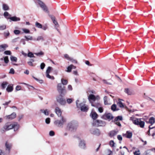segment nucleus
Returning a JSON list of instances; mask_svg holds the SVG:
<instances>
[{
  "instance_id": "obj_1",
  "label": "nucleus",
  "mask_w": 155,
  "mask_h": 155,
  "mask_svg": "<svg viewBox=\"0 0 155 155\" xmlns=\"http://www.w3.org/2000/svg\"><path fill=\"white\" fill-rule=\"evenodd\" d=\"M114 74V73L113 72H110L108 73L107 75V77L109 79H102V81L103 83L108 85H112L113 84V81L111 78Z\"/></svg>"
},
{
  "instance_id": "obj_2",
  "label": "nucleus",
  "mask_w": 155,
  "mask_h": 155,
  "mask_svg": "<svg viewBox=\"0 0 155 155\" xmlns=\"http://www.w3.org/2000/svg\"><path fill=\"white\" fill-rule=\"evenodd\" d=\"M79 102V101L78 100H77L76 101V104L77 108H80L81 111L87 112L88 110V106L83 103L78 104V103Z\"/></svg>"
},
{
  "instance_id": "obj_3",
  "label": "nucleus",
  "mask_w": 155,
  "mask_h": 155,
  "mask_svg": "<svg viewBox=\"0 0 155 155\" xmlns=\"http://www.w3.org/2000/svg\"><path fill=\"white\" fill-rule=\"evenodd\" d=\"M78 127V125L77 124L71 122L68 124L67 128L69 130L74 131L76 130Z\"/></svg>"
},
{
  "instance_id": "obj_4",
  "label": "nucleus",
  "mask_w": 155,
  "mask_h": 155,
  "mask_svg": "<svg viewBox=\"0 0 155 155\" xmlns=\"http://www.w3.org/2000/svg\"><path fill=\"white\" fill-rule=\"evenodd\" d=\"M66 120L63 116H61L60 119L57 120L55 121L54 124L58 127H62Z\"/></svg>"
},
{
  "instance_id": "obj_5",
  "label": "nucleus",
  "mask_w": 155,
  "mask_h": 155,
  "mask_svg": "<svg viewBox=\"0 0 155 155\" xmlns=\"http://www.w3.org/2000/svg\"><path fill=\"white\" fill-rule=\"evenodd\" d=\"M78 147L82 149H85L86 148V145L85 141L84 139L79 138Z\"/></svg>"
},
{
  "instance_id": "obj_6",
  "label": "nucleus",
  "mask_w": 155,
  "mask_h": 155,
  "mask_svg": "<svg viewBox=\"0 0 155 155\" xmlns=\"http://www.w3.org/2000/svg\"><path fill=\"white\" fill-rule=\"evenodd\" d=\"M57 87L58 91L61 94H65L66 93V91L65 89V87L62 86L61 84H58Z\"/></svg>"
},
{
  "instance_id": "obj_7",
  "label": "nucleus",
  "mask_w": 155,
  "mask_h": 155,
  "mask_svg": "<svg viewBox=\"0 0 155 155\" xmlns=\"http://www.w3.org/2000/svg\"><path fill=\"white\" fill-rule=\"evenodd\" d=\"M93 125L95 126H103L105 125V123L101 120L94 121Z\"/></svg>"
},
{
  "instance_id": "obj_8",
  "label": "nucleus",
  "mask_w": 155,
  "mask_h": 155,
  "mask_svg": "<svg viewBox=\"0 0 155 155\" xmlns=\"http://www.w3.org/2000/svg\"><path fill=\"white\" fill-rule=\"evenodd\" d=\"M57 101L61 105H64L66 104V101L65 99L62 97L58 96L56 98Z\"/></svg>"
},
{
  "instance_id": "obj_9",
  "label": "nucleus",
  "mask_w": 155,
  "mask_h": 155,
  "mask_svg": "<svg viewBox=\"0 0 155 155\" xmlns=\"http://www.w3.org/2000/svg\"><path fill=\"white\" fill-rule=\"evenodd\" d=\"M38 4L44 12L47 13H48L49 11L47 6L43 2L41 1H39Z\"/></svg>"
},
{
  "instance_id": "obj_10",
  "label": "nucleus",
  "mask_w": 155,
  "mask_h": 155,
  "mask_svg": "<svg viewBox=\"0 0 155 155\" xmlns=\"http://www.w3.org/2000/svg\"><path fill=\"white\" fill-rule=\"evenodd\" d=\"M90 131L91 134L97 136H99L101 134L100 131L97 129L92 128L90 130Z\"/></svg>"
},
{
  "instance_id": "obj_11",
  "label": "nucleus",
  "mask_w": 155,
  "mask_h": 155,
  "mask_svg": "<svg viewBox=\"0 0 155 155\" xmlns=\"http://www.w3.org/2000/svg\"><path fill=\"white\" fill-rule=\"evenodd\" d=\"M103 119L105 120H110L113 118V117L111 114L110 113H105L102 116Z\"/></svg>"
},
{
  "instance_id": "obj_12",
  "label": "nucleus",
  "mask_w": 155,
  "mask_h": 155,
  "mask_svg": "<svg viewBox=\"0 0 155 155\" xmlns=\"http://www.w3.org/2000/svg\"><path fill=\"white\" fill-rule=\"evenodd\" d=\"M52 67H48L46 70V77L51 80H54V78L53 76H51L49 74L52 70Z\"/></svg>"
},
{
  "instance_id": "obj_13",
  "label": "nucleus",
  "mask_w": 155,
  "mask_h": 155,
  "mask_svg": "<svg viewBox=\"0 0 155 155\" xmlns=\"http://www.w3.org/2000/svg\"><path fill=\"white\" fill-rule=\"evenodd\" d=\"M136 125H139L141 128H143L144 126L145 122L141 120V119L136 118Z\"/></svg>"
},
{
  "instance_id": "obj_14",
  "label": "nucleus",
  "mask_w": 155,
  "mask_h": 155,
  "mask_svg": "<svg viewBox=\"0 0 155 155\" xmlns=\"http://www.w3.org/2000/svg\"><path fill=\"white\" fill-rule=\"evenodd\" d=\"M13 124H11L9 122L6 123L4 127V129L8 130L13 128Z\"/></svg>"
},
{
  "instance_id": "obj_15",
  "label": "nucleus",
  "mask_w": 155,
  "mask_h": 155,
  "mask_svg": "<svg viewBox=\"0 0 155 155\" xmlns=\"http://www.w3.org/2000/svg\"><path fill=\"white\" fill-rule=\"evenodd\" d=\"M16 116V113L14 112L10 115H8L6 116V119L8 120H12L15 118Z\"/></svg>"
},
{
  "instance_id": "obj_16",
  "label": "nucleus",
  "mask_w": 155,
  "mask_h": 155,
  "mask_svg": "<svg viewBox=\"0 0 155 155\" xmlns=\"http://www.w3.org/2000/svg\"><path fill=\"white\" fill-rule=\"evenodd\" d=\"M12 146V144L11 143L8 142L6 141L5 143V147H6V150L8 151L9 152L11 149Z\"/></svg>"
},
{
  "instance_id": "obj_17",
  "label": "nucleus",
  "mask_w": 155,
  "mask_h": 155,
  "mask_svg": "<svg viewBox=\"0 0 155 155\" xmlns=\"http://www.w3.org/2000/svg\"><path fill=\"white\" fill-rule=\"evenodd\" d=\"M55 111L58 117L61 116L62 112L60 108L58 107H56L55 108Z\"/></svg>"
},
{
  "instance_id": "obj_18",
  "label": "nucleus",
  "mask_w": 155,
  "mask_h": 155,
  "mask_svg": "<svg viewBox=\"0 0 155 155\" xmlns=\"http://www.w3.org/2000/svg\"><path fill=\"white\" fill-rule=\"evenodd\" d=\"M97 97H98L97 96L96 97L94 95L92 94H90L88 96V99L90 101H95L96 99H97Z\"/></svg>"
},
{
  "instance_id": "obj_19",
  "label": "nucleus",
  "mask_w": 155,
  "mask_h": 155,
  "mask_svg": "<svg viewBox=\"0 0 155 155\" xmlns=\"http://www.w3.org/2000/svg\"><path fill=\"white\" fill-rule=\"evenodd\" d=\"M122 100L120 99L118 100V101L117 103V105L121 108H125L126 106L122 102Z\"/></svg>"
},
{
  "instance_id": "obj_20",
  "label": "nucleus",
  "mask_w": 155,
  "mask_h": 155,
  "mask_svg": "<svg viewBox=\"0 0 155 155\" xmlns=\"http://www.w3.org/2000/svg\"><path fill=\"white\" fill-rule=\"evenodd\" d=\"M91 117L93 119L95 120L98 117L97 114L95 112L92 111L91 114Z\"/></svg>"
},
{
  "instance_id": "obj_21",
  "label": "nucleus",
  "mask_w": 155,
  "mask_h": 155,
  "mask_svg": "<svg viewBox=\"0 0 155 155\" xmlns=\"http://www.w3.org/2000/svg\"><path fill=\"white\" fill-rule=\"evenodd\" d=\"M8 47L7 45L5 44L0 45V51H4Z\"/></svg>"
},
{
  "instance_id": "obj_22",
  "label": "nucleus",
  "mask_w": 155,
  "mask_h": 155,
  "mask_svg": "<svg viewBox=\"0 0 155 155\" xmlns=\"http://www.w3.org/2000/svg\"><path fill=\"white\" fill-rule=\"evenodd\" d=\"M9 19L11 20V21H18L20 20V19L19 18L17 17L16 16L11 17L9 18Z\"/></svg>"
},
{
  "instance_id": "obj_23",
  "label": "nucleus",
  "mask_w": 155,
  "mask_h": 155,
  "mask_svg": "<svg viewBox=\"0 0 155 155\" xmlns=\"http://www.w3.org/2000/svg\"><path fill=\"white\" fill-rule=\"evenodd\" d=\"M155 122V118L153 117H150L148 123L151 125L154 123Z\"/></svg>"
},
{
  "instance_id": "obj_24",
  "label": "nucleus",
  "mask_w": 155,
  "mask_h": 155,
  "mask_svg": "<svg viewBox=\"0 0 155 155\" xmlns=\"http://www.w3.org/2000/svg\"><path fill=\"white\" fill-rule=\"evenodd\" d=\"M2 9L4 11L8 10L9 9V7L8 5L5 4H3L2 5Z\"/></svg>"
},
{
  "instance_id": "obj_25",
  "label": "nucleus",
  "mask_w": 155,
  "mask_h": 155,
  "mask_svg": "<svg viewBox=\"0 0 155 155\" xmlns=\"http://www.w3.org/2000/svg\"><path fill=\"white\" fill-rule=\"evenodd\" d=\"M143 97L145 98L149 101L150 100V101H153L151 98H150L149 97V95L147 93H145L144 94Z\"/></svg>"
},
{
  "instance_id": "obj_26",
  "label": "nucleus",
  "mask_w": 155,
  "mask_h": 155,
  "mask_svg": "<svg viewBox=\"0 0 155 155\" xmlns=\"http://www.w3.org/2000/svg\"><path fill=\"white\" fill-rule=\"evenodd\" d=\"M112 153V151L108 149L105 150L104 152V155H110Z\"/></svg>"
},
{
  "instance_id": "obj_27",
  "label": "nucleus",
  "mask_w": 155,
  "mask_h": 155,
  "mask_svg": "<svg viewBox=\"0 0 155 155\" xmlns=\"http://www.w3.org/2000/svg\"><path fill=\"white\" fill-rule=\"evenodd\" d=\"M13 90V86L8 85L6 88V90L8 92H11Z\"/></svg>"
},
{
  "instance_id": "obj_28",
  "label": "nucleus",
  "mask_w": 155,
  "mask_h": 155,
  "mask_svg": "<svg viewBox=\"0 0 155 155\" xmlns=\"http://www.w3.org/2000/svg\"><path fill=\"white\" fill-rule=\"evenodd\" d=\"M41 112L44 113L45 115H48L49 114V110L48 109L45 110H41Z\"/></svg>"
},
{
  "instance_id": "obj_29",
  "label": "nucleus",
  "mask_w": 155,
  "mask_h": 155,
  "mask_svg": "<svg viewBox=\"0 0 155 155\" xmlns=\"http://www.w3.org/2000/svg\"><path fill=\"white\" fill-rule=\"evenodd\" d=\"M24 37L26 39L27 41L29 40H33V37L31 35L25 36Z\"/></svg>"
},
{
  "instance_id": "obj_30",
  "label": "nucleus",
  "mask_w": 155,
  "mask_h": 155,
  "mask_svg": "<svg viewBox=\"0 0 155 155\" xmlns=\"http://www.w3.org/2000/svg\"><path fill=\"white\" fill-rule=\"evenodd\" d=\"M61 81L62 84L63 85H66L68 84V83L67 80L63 78L61 79Z\"/></svg>"
},
{
  "instance_id": "obj_31",
  "label": "nucleus",
  "mask_w": 155,
  "mask_h": 155,
  "mask_svg": "<svg viewBox=\"0 0 155 155\" xmlns=\"http://www.w3.org/2000/svg\"><path fill=\"white\" fill-rule=\"evenodd\" d=\"M125 92L129 95H131L132 94V91L128 88H126L125 89Z\"/></svg>"
},
{
  "instance_id": "obj_32",
  "label": "nucleus",
  "mask_w": 155,
  "mask_h": 155,
  "mask_svg": "<svg viewBox=\"0 0 155 155\" xmlns=\"http://www.w3.org/2000/svg\"><path fill=\"white\" fill-rule=\"evenodd\" d=\"M19 127V125L17 124H13V128L14 129V131H16L18 130Z\"/></svg>"
},
{
  "instance_id": "obj_33",
  "label": "nucleus",
  "mask_w": 155,
  "mask_h": 155,
  "mask_svg": "<svg viewBox=\"0 0 155 155\" xmlns=\"http://www.w3.org/2000/svg\"><path fill=\"white\" fill-rule=\"evenodd\" d=\"M10 59L12 61L16 62L17 61V58L16 57L11 56L10 57Z\"/></svg>"
},
{
  "instance_id": "obj_34",
  "label": "nucleus",
  "mask_w": 155,
  "mask_h": 155,
  "mask_svg": "<svg viewBox=\"0 0 155 155\" xmlns=\"http://www.w3.org/2000/svg\"><path fill=\"white\" fill-rule=\"evenodd\" d=\"M122 120V117L121 116H118L115 118L114 119L115 121H119Z\"/></svg>"
},
{
  "instance_id": "obj_35",
  "label": "nucleus",
  "mask_w": 155,
  "mask_h": 155,
  "mask_svg": "<svg viewBox=\"0 0 155 155\" xmlns=\"http://www.w3.org/2000/svg\"><path fill=\"white\" fill-rule=\"evenodd\" d=\"M35 25L38 28H42V25L37 22H35Z\"/></svg>"
},
{
  "instance_id": "obj_36",
  "label": "nucleus",
  "mask_w": 155,
  "mask_h": 155,
  "mask_svg": "<svg viewBox=\"0 0 155 155\" xmlns=\"http://www.w3.org/2000/svg\"><path fill=\"white\" fill-rule=\"evenodd\" d=\"M116 107V105L115 104H113L111 106V109L112 110L114 111L118 110L117 109Z\"/></svg>"
},
{
  "instance_id": "obj_37",
  "label": "nucleus",
  "mask_w": 155,
  "mask_h": 155,
  "mask_svg": "<svg viewBox=\"0 0 155 155\" xmlns=\"http://www.w3.org/2000/svg\"><path fill=\"white\" fill-rule=\"evenodd\" d=\"M4 37L7 38V37L9 35L10 33L8 31H7L4 33Z\"/></svg>"
},
{
  "instance_id": "obj_38",
  "label": "nucleus",
  "mask_w": 155,
  "mask_h": 155,
  "mask_svg": "<svg viewBox=\"0 0 155 155\" xmlns=\"http://www.w3.org/2000/svg\"><path fill=\"white\" fill-rule=\"evenodd\" d=\"M107 96H105L104 98V104L105 105L109 104L107 101Z\"/></svg>"
},
{
  "instance_id": "obj_39",
  "label": "nucleus",
  "mask_w": 155,
  "mask_h": 155,
  "mask_svg": "<svg viewBox=\"0 0 155 155\" xmlns=\"http://www.w3.org/2000/svg\"><path fill=\"white\" fill-rule=\"evenodd\" d=\"M126 133L127 134V138H130L132 137V133L128 131H127Z\"/></svg>"
},
{
  "instance_id": "obj_40",
  "label": "nucleus",
  "mask_w": 155,
  "mask_h": 155,
  "mask_svg": "<svg viewBox=\"0 0 155 155\" xmlns=\"http://www.w3.org/2000/svg\"><path fill=\"white\" fill-rule=\"evenodd\" d=\"M27 55L28 57L30 58L35 57L33 54L31 52H29L28 54Z\"/></svg>"
},
{
  "instance_id": "obj_41",
  "label": "nucleus",
  "mask_w": 155,
  "mask_h": 155,
  "mask_svg": "<svg viewBox=\"0 0 155 155\" xmlns=\"http://www.w3.org/2000/svg\"><path fill=\"white\" fill-rule=\"evenodd\" d=\"M6 28V25H4L0 26V30H3L5 29Z\"/></svg>"
},
{
  "instance_id": "obj_42",
  "label": "nucleus",
  "mask_w": 155,
  "mask_h": 155,
  "mask_svg": "<svg viewBox=\"0 0 155 155\" xmlns=\"http://www.w3.org/2000/svg\"><path fill=\"white\" fill-rule=\"evenodd\" d=\"M33 78L36 81H37L40 84H42L43 82V81L42 80H39L37 78L35 77H33Z\"/></svg>"
},
{
  "instance_id": "obj_43",
  "label": "nucleus",
  "mask_w": 155,
  "mask_h": 155,
  "mask_svg": "<svg viewBox=\"0 0 155 155\" xmlns=\"http://www.w3.org/2000/svg\"><path fill=\"white\" fill-rule=\"evenodd\" d=\"M7 84H8V83L6 82H3L2 84V88L3 89H4L5 88L6 86H7Z\"/></svg>"
},
{
  "instance_id": "obj_44",
  "label": "nucleus",
  "mask_w": 155,
  "mask_h": 155,
  "mask_svg": "<svg viewBox=\"0 0 155 155\" xmlns=\"http://www.w3.org/2000/svg\"><path fill=\"white\" fill-rule=\"evenodd\" d=\"M69 61H71L73 63L75 64H77V61L71 57Z\"/></svg>"
},
{
  "instance_id": "obj_45",
  "label": "nucleus",
  "mask_w": 155,
  "mask_h": 155,
  "mask_svg": "<svg viewBox=\"0 0 155 155\" xmlns=\"http://www.w3.org/2000/svg\"><path fill=\"white\" fill-rule=\"evenodd\" d=\"M44 38L42 36H39L37 37L36 39V41H39L40 40L44 41Z\"/></svg>"
},
{
  "instance_id": "obj_46",
  "label": "nucleus",
  "mask_w": 155,
  "mask_h": 155,
  "mask_svg": "<svg viewBox=\"0 0 155 155\" xmlns=\"http://www.w3.org/2000/svg\"><path fill=\"white\" fill-rule=\"evenodd\" d=\"M116 134V133L114 131H112L110 132V135L111 137H113Z\"/></svg>"
},
{
  "instance_id": "obj_47",
  "label": "nucleus",
  "mask_w": 155,
  "mask_h": 155,
  "mask_svg": "<svg viewBox=\"0 0 155 155\" xmlns=\"http://www.w3.org/2000/svg\"><path fill=\"white\" fill-rule=\"evenodd\" d=\"M53 22L54 23V24L56 26V27H55L56 29L58 31V27L59 25H58V24L57 22L56 21H54Z\"/></svg>"
},
{
  "instance_id": "obj_48",
  "label": "nucleus",
  "mask_w": 155,
  "mask_h": 155,
  "mask_svg": "<svg viewBox=\"0 0 155 155\" xmlns=\"http://www.w3.org/2000/svg\"><path fill=\"white\" fill-rule=\"evenodd\" d=\"M73 101V100L71 98H68L66 100L67 102L69 104L71 103Z\"/></svg>"
},
{
  "instance_id": "obj_49",
  "label": "nucleus",
  "mask_w": 155,
  "mask_h": 155,
  "mask_svg": "<svg viewBox=\"0 0 155 155\" xmlns=\"http://www.w3.org/2000/svg\"><path fill=\"white\" fill-rule=\"evenodd\" d=\"M22 30L26 33H29L30 32L29 30L25 28H23Z\"/></svg>"
},
{
  "instance_id": "obj_50",
  "label": "nucleus",
  "mask_w": 155,
  "mask_h": 155,
  "mask_svg": "<svg viewBox=\"0 0 155 155\" xmlns=\"http://www.w3.org/2000/svg\"><path fill=\"white\" fill-rule=\"evenodd\" d=\"M134 117L133 116V117H130V120H132L133 121V123L134 124H136V120H134Z\"/></svg>"
},
{
  "instance_id": "obj_51",
  "label": "nucleus",
  "mask_w": 155,
  "mask_h": 155,
  "mask_svg": "<svg viewBox=\"0 0 155 155\" xmlns=\"http://www.w3.org/2000/svg\"><path fill=\"white\" fill-rule=\"evenodd\" d=\"M109 144L111 147H113L114 146V143L113 140H110V141Z\"/></svg>"
},
{
  "instance_id": "obj_52",
  "label": "nucleus",
  "mask_w": 155,
  "mask_h": 155,
  "mask_svg": "<svg viewBox=\"0 0 155 155\" xmlns=\"http://www.w3.org/2000/svg\"><path fill=\"white\" fill-rule=\"evenodd\" d=\"M14 33L15 35H18L20 33V31L18 30H15L14 31Z\"/></svg>"
},
{
  "instance_id": "obj_53",
  "label": "nucleus",
  "mask_w": 155,
  "mask_h": 155,
  "mask_svg": "<svg viewBox=\"0 0 155 155\" xmlns=\"http://www.w3.org/2000/svg\"><path fill=\"white\" fill-rule=\"evenodd\" d=\"M67 72H70L71 71V69H72L71 68V65H70L69 66H68L67 68Z\"/></svg>"
},
{
  "instance_id": "obj_54",
  "label": "nucleus",
  "mask_w": 155,
  "mask_h": 155,
  "mask_svg": "<svg viewBox=\"0 0 155 155\" xmlns=\"http://www.w3.org/2000/svg\"><path fill=\"white\" fill-rule=\"evenodd\" d=\"M64 58L67 59V60L69 61L70 59L71 58V57H69V56L68 54H65L64 55Z\"/></svg>"
},
{
  "instance_id": "obj_55",
  "label": "nucleus",
  "mask_w": 155,
  "mask_h": 155,
  "mask_svg": "<svg viewBox=\"0 0 155 155\" xmlns=\"http://www.w3.org/2000/svg\"><path fill=\"white\" fill-rule=\"evenodd\" d=\"M4 60L5 63H8L9 61V60L8 59V57H7V56L5 57L4 58Z\"/></svg>"
},
{
  "instance_id": "obj_56",
  "label": "nucleus",
  "mask_w": 155,
  "mask_h": 155,
  "mask_svg": "<svg viewBox=\"0 0 155 155\" xmlns=\"http://www.w3.org/2000/svg\"><path fill=\"white\" fill-rule=\"evenodd\" d=\"M45 123L48 124H49L50 122V119L49 118H47L45 119Z\"/></svg>"
},
{
  "instance_id": "obj_57",
  "label": "nucleus",
  "mask_w": 155,
  "mask_h": 155,
  "mask_svg": "<svg viewBox=\"0 0 155 155\" xmlns=\"http://www.w3.org/2000/svg\"><path fill=\"white\" fill-rule=\"evenodd\" d=\"M45 66V64L44 63H42L40 65V68L41 69H43Z\"/></svg>"
},
{
  "instance_id": "obj_58",
  "label": "nucleus",
  "mask_w": 155,
  "mask_h": 155,
  "mask_svg": "<svg viewBox=\"0 0 155 155\" xmlns=\"http://www.w3.org/2000/svg\"><path fill=\"white\" fill-rule=\"evenodd\" d=\"M35 54L37 56H39L40 55H43L44 53L42 51H41L40 52L35 53Z\"/></svg>"
},
{
  "instance_id": "obj_59",
  "label": "nucleus",
  "mask_w": 155,
  "mask_h": 155,
  "mask_svg": "<svg viewBox=\"0 0 155 155\" xmlns=\"http://www.w3.org/2000/svg\"><path fill=\"white\" fill-rule=\"evenodd\" d=\"M4 53L5 54L7 55H10L11 53L10 51H5Z\"/></svg>"
},
{
  "instance_id": "obj_60",
  "label": "nucleus",
  "mask_w": 155,
  "mask_h": 155,
  "mask_svg": "<svg viewBox=\"0 0 155 155\" xmlns=\"http://www.w3.org/2000/svg\"><path fill=\"white\" fill-rule=\"evenodd\" d=\"M50 136H53L54 135V133L53 131H50L49 133Z\"/></svg>"
},
{
  "instance_id": "obj_61",
  "label": "nucleus",
  "mask_w": 155,
  "mask_h": 155,
  "mask_svg": "<svg viewBox=\"0 0 155 155\" xmlns=\"http://www.w3.org/2000/svg\"><path fill=\"white\" fill-rule=\"evenodd\" d=\"M19 38V37H18L16 38H15L14 39H13L12 41V43H15L17 41V40Z\"/></svg>"
},
{
  "instance_id": "obj_62",
  "label": "nucleus",
  "mask_w": 155,
  "mask_h": 155,
  "mask_svg": "<svg viewBox=\"0 0 155 155\" xmlns=\"http://www.w3.org/2000/svg\"><path fill=\"white\" fill-rule=\"evenodd\" d=\"M15 73V71L14 69L12 68L10 69V71L9 72V73L12 74H14Z\"/></svg>"
},
{
  "instance_id": "obj_63",
  "label": "nucleus",
  "mask_w": 155,
  "mask_h": 155,
  "mask_svg": "<svg viewBox=\"0 0 155 155\" xmlns=\"http://www.w3.org/2000/svg\"><path fill=\"white\" fill-rule=\"evenodd\" d=\"M20 42L22 43L23 45H25L26 44L25 40L24 39H21Z\"/></svg>"
},
{
  "instance_id": "obj_64",
  "label": "nucleus",
  "mask_w": 155,
  "mask_h": 155,
  "mask_svg": "<svg viewBox=\"0 0 155 155\" xmlns=\"http://www.w3.org/2000/svg\"><path fill=\"white\" fill-rule=\"evenodd\" d=\"M21 87L19 85L17 86L16 87V88H15L16 90L17 91H19L21 90Z\"/></svg>"
}]
</instances>
